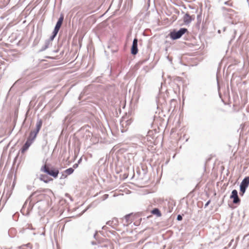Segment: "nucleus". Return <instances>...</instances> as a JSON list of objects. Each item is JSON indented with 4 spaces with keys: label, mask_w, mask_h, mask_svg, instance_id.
<instances>
[{
    "label": "nucleus",
    "mask_w": 249,
    "mask_h": 249,
    "mask_svg": "<svg viewBox=\"0 0 249 249\" xmlns=\"http://www.w3.org/2000/svg\"><path fill=\"white\" fill-rule=\"evenodd\" d=\"M222 10H223V13L227 18H229L232 20L231 24H235L234 25L230 27V29L233 32L231 39V41H232L234 39L237 32H240L241 34L240 36L242 35L244 30L245 26L241 22H237L236 20L238 19V16L237 15V13L233 10L231 8H227L225 7H222Z\"/></svg>",
    "instance_id": "1"
},
{
    "label": "nucleus",
    "mask_w": 249,
    "mask_h": 249,
    "mask_svg": "<svg viewBox=\"0 0 249 249\" xmlns=\"http://www.w3.org/2000/svg\"><path fill=\"white\" fill-rule=\"evenodd\" d=\"M40 171L46 173L47 175L53 177L54 178H56L58 174L59 173L58 169L53 167L50 168L46 164H45L44 166H42L40 169Z\"/></svg>",
    "instance_id": "2"
},
{
    "label": "nucleus",
    "mask_w": 249,
    "mask_h": 249,
    "mask_svg": "<svg viewBox=\"0 0 249 249\" xmlns=\"http://www.w3.org/2000/svg\"><path fill=\"white\" fill-rule=\"evenodd\" d=\"M63 20H64V16L63 14H61L60 16V17L58 18V20L57 21L56 24L54 27V29L53 30V31L52 33V36L48 39L51 42L54 39V37L56 36L60 28H61V27L62 26Z\"/></svg>",
    "instance_id": "3"
},
{
    "label": "nucleus",
    "mask_w": 249,
    "mask_h": 249,
    "mask_svg": "<svg viewBox=\"0 0 249 249\" xmlns=\"http://www.w3.org/2000/svg\"><path fill=\"white\" fill-rule=\"evenodd\" d=\"M187 32V29L181 28L178 31L174 30L171 31L169 34V36L172 40H176L180 38L185 33Z\"/></svg>",
    "instance_id": "4"
},
{
    "label": "nucleus",
    "mask_w": 249,
    "mask_h": 249,
    "mask_svg": "<svg viewBox=\"0 0 249 249\" xmlns=\"http://www.w3.org/2000/svg\"><path fill=\"white\" fill-rule=\"evenodd\" d=\"M249 185V177H246L240 185V195L243 196Z\"/></svg>",
    "instance_id": "5"
},
{
    "label": "nucleus",
    "mask_w": 249,
    "mask_h": 249,
    "mask_svg": "<svg viewBox=\"0 0 249 249\" xmlns=\"http://www.w3.org/2000/svg\"><path fill=\"white\" fill-rule=\"evenodd\" d=\"M230 198L233 199V203L235 204H239L240 202V199L238 195V192L236 190H233L231 192V194L230 196Z\"/></svg>",
    "instance_id": "6"
},
{
    "label": "nucleus",
    "mask_w": 249,
    "mask_h": 249,
    "mask_svg": "<svg viewBox=\"0 0 249 249\" xmlns=\"http://www.w3.org/2000/svg\"><path fill=\"white\" fill-rule=\"evenodd\" d=\"M138 39L137 38H135L132 42L131 48V53L133 55H135L138 53Z\"/></svg>",
    "instance_id": "7"
},
{
    "label": "nucleus",
    "mask_w": 249,
    "mask_h": 249,
    "mask_svg": "<svg viewBox=\"0 0 249 249\" xmlns=\"http://www.w3.org/2000/svg\"><path fill=\"white\" fill-rule=\"evenodd\" d=\"M42 125V121L41 119H38L36 124V128L34 131H32L34 134V137L36 138L37 133L39 132Z\"/></svg>",
    "instance_id": "8"
},
{
    "label": "nucleus",
    "mask_w": 249,
    "mask_h": 249,
    "mask_svg": "<svg viewBox=\"0 0 249 249\" xmlns=\"http://www.w3.org/2000/svg\"><path fill=\"white\" fill-rule=\"evenodd\" d=\"M195 19V16H191L188 13L185 14L183 17V21L185 24H188L191 23L192 20Z\"/></svg>",
    "instance_id": "9"
},
{
    "label": "nucleus",
    "mask_w": 249,
    "mask_h": 249,
    "mask_svg": "<svg viewBox=\"0 0 249 249\" xmlns=\"http://www.w3.org/2000/svg\"><path fill=\"white\" fill-rule=\"evenodd\" d=\"M107 224L109 226L115 228V227L118 225V219L116 217L112 218L111 220H109L107 222Z\"/></svg>",
    "instance_id": "10"
},
{
    "label": "nucleus",
    "mask_w": 249,
    "mask_h": 249,
    "mask_svg": "<svg viewBox=\"0 0 249 249\" xmlns=\"http://www.w3.org/2000/svg\"><path fill=\"white\" fill-rule=\"evenodd\" d=\"M32 142L29 140H27L25 143L24 144L21 149V152L24 153L32 144Z\"/></svg>",
    "instance_id": "11"
},
{
    "label": "nucleus",
    "mask_w": 249,
    "mask_h": 249,
    "mask_svg": "<svg viewBox=\"0 0 249 249\" xmlns=\"http://www.w3.org/2000/svg\"><path fill=\"white\" fill-rule=\"evenodd\" d=\"M39 179L45 183H48L50 181L53 180L52 178H49L46 175H40L39 177Z\"/></svg>",
    "instance_id": "12"
},
{
    "label": "nucleus",
    "mask_w": 249,
    "mask_h": 249,
    "mask_svg": "<svg viewBox=\"0 0 249 249\" xmlns=\"http://www.w3.org/2000/svg\"><path fill=\"white\" fill-rule=\"evenodd\" d=\"M102 248H107V249H113L112 247L109 243L103 244L102 245H99L96 248V249H100Z\"/></svg>",
    "instance_id": "13"
},
{
    "label": "nucleus",
    "mask_w": 249,
    "mask_h": 249,
    "mask_svg": "<svg viewBox=\"0 0 249 249\" xmlns=\"http://www.w3.org/2000/svg\"><path fill=\"white\" fill-rule=\"evenodd\" d=\"M151 213L153 214L156 215L157 217H160L161 216V213L158 208L153 209Z\"/></svg>",
    "instance_id": "14"
},
{
    "label": "nucleus",
    "mask_w": 249,
    "mask_h": 249,
    "mask_svg": "<svg viewBox=\"0 0 249 249\" xmlns=\"http://www.w3.org/2000/svg\"><path fill=\"white\" fill-rule=\"evenodd\" d=\"M51 44V42L48 40V39L46 40L44 45L42 46V48L41 49V51H43L45 50L46 49H47L50 45Z\"/></svg>",
    "instance_id": "15"
},
{
    "label": "nucleus",
    "mask_w": 249,
    "mask_h": 249,
    "mask_svg": "<svg viewBox=\"0 0 249 249\" xmlns=\"http://www.w3.org/2000/svg\"><path fill=\"white\" fill-rule=\"evenodd\" d=\"M35 139L36 138L34 137V134L32 132H30L27 140H29L32 143H33Z\"/></svg>",
    "instance_id": "16"
},
{
    "label": "nucleus",
    "mask_w": 249,
    "mask_h": 249,
    "mask_svg": "<svg viewBox=\"0 0 249 249\" xmlns=\"http://www.w3.org/2000/svg\"><path fill=\"white\" fill-rule=\"evenodd\" d=\"M74 171V169L73 168H69L66 170H65L64 172L67 174V175H71V174Z\"/></svg>",
    "instance_id": "17"
},
{
    "label": "nucleus",
    "mask_w": 249,
    "mask_h": 249,
    "mask_svg": "<svg viewBox=\"0 0 249 249\" xmlns=\"http://www.w3.org/2000/svg\"><path fill=\"white\" fill-rule=\"evenodd\" d=\"M131 215V214H128L124 216V218L126 220V222L128 223L129 222V218Z\"/></svg>",
    "instance_id": "18"
},
{
    "label": "nucleus",
    "mask_w": 249,
    "mask_h": 249,
    "mask_svg": "<svg viewBox=\"0 0 249 249\" xmlns=\"http://www.w3.org/2000/svg\"><path fill=\"white\" fill-rule=\"evenodd\" d=\"M224 4L231 6L232 5V2L231 1V0L225 1Z\"/></svg>",
    "instance_id": "19"
},
{
    "label": "nucleus",
    "mask_w": 249,
    "mask_h": 249,
    "mask_svg": "<svg viewBox=\"0 0 249 249\" xmlns=\"http://www.w3.org/2000/svg\"><path fill=\"white\" fill-rule=\"evenodd\" d=\"M97 233H98V231H96L94 233V235H93V237L94 238L97 240V241H99V239H98V235H97Z\"/></svg>",
    "instance_id": "20"
},
{
    "label": "nucleus",
    "mask_w": 249,
    "mask_h": 249,
    "mask_svg": "<svg viewBox=\"0 0 249 249\" xmlns=\"http://www.w3.org/2000/svg\"><path fill=\"white\" fill-rule=\"evenodd\" d=\"M177 220H178V221H180V220H181L182 219V215H180V214H178V215L177 217Z\"/></svg>",
    "instance_id": "21"
},
{
    "label": "nucleus",
    "mask_w": 249,
    "mask_h": 249,
    "mask_svg": "<svg viewBox=\"0 0 249 249\" xmlns=\"http://www.w3.org/2000/svg\"><path fill=\"white\" fill-rule=\"evenodd\" d=\"M108 195H107V194H105V195H104V196H102V199H103V200H106V199H107V198H108Z\"/></svg>",
    "instance_id": "22"
},
{
    "label": "nucleus",
    "mask_w": 249,
    "mask_h": 249,
    "mask_svg": "<svg viewBox=\"0 0 249 249\" xmlns=\"http://www.w3.org/2000/svg\"><path fill=\"white\" fill-rule=\"evenodd\" d=\"M38 192H41V191H37L36 192H35L32 194V195L30 196V197H31L34 195H35L36 194H37Z\"/></svg>",
    "instance_id": "23"
},
{
    "label": "nucleus",
    "mask_w": 249,
    "mask_h": 249,
    "mask_svg": "<svg viewBox=\"0 0 249 249\" xmlns=\"http://www.w3.org/2000/svg\"><path fill=\"white\" fill-rule=\"evenodd\" d=\"M210 202H211V200H208L206 202V203L205 204L204 207L206 208L209 205V204H210Z\"/></svg>",
    "instance_id": "24"
},
{
    "label": "nucleus",
    "mask_w": 249,
    "mask_h": 249,
    "mask_svg": "<svg viewBox=\"0 0 249 249\" xmlns=\"http://www.w3.org/2000/svg\"><path fill=\"white\" fill-rule=\"evenodd\" d=\"M78 163H75L73 164L72 168L73 169H74V168L75 169L78 167Z\"/></svg>",
    "instance_id": "25"
},
{
    "label": "nucleus",
    "mask_w": 249,
    "mask_h": 249,
    "mask_svg": "<svg viewBox=\"0 0 249 249\" xmlns=\"http://www.w3.org/2000/svg\"><path fill=\"white\" fill-rule=\"evenodd\" d=\"M67 177V175H64L63 174H62V176L60 178V179H62L63 178H65Z\"/></svg>",
    "instance_id": "26"
},
{
    "label": "nucleus",
    "mask_w": 249,
    "mask_h": 249,
    "mask_svg": "<svg viewBox=\"0 0 249 249\" xmlns=\"http://www.w3.org/2000/svg\"><path fill=\"white\" fill-rule=\"evenodd\" d=\"M91 244L92 245H97V243H96V242L92 241V242H91Z\"/></svg>",
    "instance_id": "27"
},
{
    "label": "nucleus",
    "mask_w": 249,
    "mask_h": 249,
    "mask_svg": "<svg viewBox=\"0 0 249 249\" xmlns=\"http://www.w3.org/2000/svg\"><path fill=\"white\" fill-rule=\"evenodd\" d=\"M81 159H80L78 160V163H77L78 164V163L81 161Z\"/></svg>",
    "instance_id": "28"
},
{
    "label": "nucleus",
    "mask_w": 249,
    "mask_h": 249,
    "mask_svg": "<svg viewBox=\"0 0 249 249\" xmlns=\"http://www.w3.org/2000/svg\"><path fill=\"white\" fill-rule=\"evenodd\" d=\"M226 29V27H224V29H223L224 31H225Z\"/></svg>",
    "instance_id": "29"
}]
</instances>
